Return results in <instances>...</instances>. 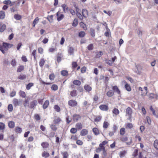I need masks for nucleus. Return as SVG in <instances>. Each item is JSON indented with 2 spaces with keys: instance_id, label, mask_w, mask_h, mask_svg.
Segmentation results:
<instances>
[{
  "instance_id": "f257e3e1",
  "label": "nucleus",
  "mask_w": 158,
  "mask_h": 158,
  "mask_svg": "<svg viewBox=\"0 0 158 158\" xmlns=\"http://www.w3.org/2000/svg\"><path fill=\"white\" fill-rule=\"evenodd\" d=\"M13 103L15 107L19 106L22 103V101L21 100H19L15 98L13 100Z\"/></svg>"
},
{
  "instance_id": "f03ea898",
  "label": "nucleus",
  "mask_w": 158,
  "mask_h": 158,
  "mask_svg": "<svg viewBox=\"0 0 158 158\" xmlns=\"http://www.w3.org/2000/svg\"><path fill=\"white\" fill-rule=\"evenodd\" d=\"M37 102L36 100H34L31 102L30 103L29 108L31 109L34 108L37 105Z\"/></svg>"
},
{
  "instance_id": "7ed1b4c3",
  "label": "nucleus",
  "mask_w": 158,
  "mask_h": 158,
  "mask_svg": "<svg viewBox=\"0 0 158 158\" xmlns=\"http://www.w3.org/2000/svg\"><path fill=\"white\" fill-rule=\"evenodd\" d=\"M68 104L71 106L74 107L77 106V102L75 100H71L69 101Z\"/></svg>"
},
{
  "instance_id": "20e7f679",
  "label": "nucleus",
  "mask_w": 158,
  "mask_h": 158,
  "mask_svg": "<svg viewBox=\"0 0 158 158\" xmlns=\"http://www.w3.org/2000/svg\"><path fill=\"white\" fill-rule=\"evenodd\" d=\"M112 89L114 91H113L114 92H116L119 95H120L121 92L118 87L116 85H114V86H112Z\"/></svg>"
},
{
  "instance_id": "39448f33",
  "label": "nucleus",
  "mask_w": 158,
  "mask_h": 158,
  "mask_svg": "<svg viewBox=\"0 0 158 158\" xmlns=\"http://www.w3.org/2000/svg\"><path fill=\"white\" fill-rule=\"evenodd\" d=\"M99 108L102 110L107 111L108 110V106L106 105H101L99 106Z\"/></svg>"
},
{
  "instance_id": "423d86ee",
  "label": "nucleus",
  "mask_w": 158,
  "mask_h": 158,
  "mask_svg": "<svg viewBox=\"0 0 158 158\" xmlns=\"http://www.w3.org/2000/svg\"><path fill=\"white\" fill-rule=\"evenodd\" d=\"M81 116L79 114H75L73 116V120L74 122H77L81 118Z\"/></svg>"
},
{
  "instance_id": "0eeeda50",
  "label": "nucleus",
  "mask_w": 158,
  "mask_h": 158,
  "mask_svg": "<svg viewBox=\"0 0 158 158\" xmlns=\"http://www.w3.org/2000/svg\"><path fill=\"white\" fill-rule=\"evenodd\" d=\"M3 46L7 50L9 48H11L13 46V45L11 44L3 43Z\"/></svg>"
},
{
  "instance_id": "6e6552de",
  "label": "nucleus",
  "mask_w": 158,
  "mask_h": 158,
  "mask_svg": "<svg viewBox=\"0 0 158 158\" xmlns=\"http://www.w3.org/2000/svg\"><path fill=\"white\" fill-rule=\"evenodd\" d=\"M149 98L150 99H157L158 98V96L156 94L153 93H151L149 94Z\"/></svg>"
},
{
  "instance_id": "1a4fd4ad",
  "label": "nucleus",
  "mask_w": 158,
  "mask_h": 158,
  "mask_svg": "<svg viewBox=\"0 0 158 158\" xmlns=\"http://www.w3.org/2000/svg\"><path fill=\"white\" fill-rule=\"evenodd\" d=\"M132 112V110L131 108L130 107H128L126 110V116L131 115Z\"/></svg>"
},
{
  "instance_id": "9d476101",
  "label": "nucleus",
  "mask_w": 158,
  "mask_h": 158,
  "mask_svg": "<svg viewBox=\"0 0 158 158\" xmlns=\"http://www.w3.org/2000/svg\"><path fill=\"white\" fill-rule=\"evenodd\" d=\"M74 48L71 47H69L68 50L69 55H72L74 54Z\"/></svg>"
},
{
  "instance_id": "9b49d317",
  "label": "nucleus",
  "mask_w": 158,
  "mask_h": 158,
  "mask_svg": "<svg viewBox=\"0 0 158 158\" xmlns=\"http://www.w3.org/2000/svg\"><path fill=\"white\" fill-rule=\"evenodd\" d=\"M29 99H28L25 100L23 103V105L25 108L29 107L30 104L29 105Z\"/></svg>"
},
{
  "instance_id": "f8f14e48",
  "label": "nucleus",
  "mask_w": 158,
  "mask_h": 158,
  "mask_svg": "<svg viewBox=\"0 0 158 158\" xmlns=\"http://www.w3.org/2000/svg\"><path fill=\"white\" fill-rule=\"evenodd\" d=\"M82 14L83 16L85 18H86L88 16V11L85 9H82Z\"/></svg>"
},
{
  "instance_id": "ddd939ff",
  "label": "nucleus",
  "mask_w": 158,
  "mask_h": 158,
  "mask_svg": "<svg viewBox=\"0 0 158 158\" xmlns=\"http://www.w3.org/2000/svg\"><path fill=\"white\" fill-rule=\"evenodd\" d=\"M84 88L86 92H89L92 90V88L89 85H85Z\"/></svg>"
},
{
  "instance_id": "4468645a",
  "label": "nucleus",
  "mask_w": 158,
  "mask_h": 158,
  "mask_svg": "<svg viewBox=\"0 0 158 158\" xmlns=\"http://www.w3.org/2000/svg\"><path fill=\"white\" fill-rule=\"evenodd\" d=\"M8 126L10 128H13L15 126V123L13 121H10L8 123Z\"/></svg>"
},
{
  "instance_id": "2eb2a0df",
  "label": "nucleus",
  "mask_w": 158,
  "mask_h": 158,
  "mask_svg": "<svg viewBox=\"0 0 158 158\" xmlns=\"http://www.w3.org/2000/svg\"><path fill=\"white\" fill-rule=\"evenodd\" d=\"M88 131L86 129H84L82 130L80 132V135L81 136H85L88 134Z\"/></svg>"
},
{
  "instance_id": "dca6fc26",
  "label": "nucleus",
  "mask_w": 158,
  "mask_h": 158,
  "mask_svg": "<svg viewBox=\"0 0 158 158\" xmlns=\"http://www.w3.org/2000/svg\"><path fill=\"white\" fill-rule=\"evenodd\" d=\"M124 82L125 83V87L126 89L128 91H131V89L130 85L128 84H127L126 81H124Z\"/></svg>"
},
{
  "instance_id": "f3484780",
  "label": "nucleus",
  "mask_w": 158,
  "mask_h": 158,
  "mask_svg": "<svg viewBox=\"0 0 158 158\" xmlns=\"http://www.w3.org/2000/svg\"><path fill=\"white\" fill-rule=\"evenodd\" d=\"M62 7L63 9V11L64 13L67 12L69 11L68 8L66 5L64 4L62 5Z\"/></svg>"
},
{
  "instance_id": "a211bd4d",
  "label": "nucleus",
  "mask_w": 158,
  "mask_h": 158,
  "mask_svg": "<svg viewBox=\"0 0 158 158\" xmlns=\"http://www.w3.org/2000/svg\"><path fill=\"white\" fill-rule=\"evenodd\" d=\"M114 94V92L111 90H110L107 92L106 95L109 97H111Z\"/></svg>"
},
{
  "instance_id": "6ab92c4d",
  "label": "nucleus",
  "mask_w": 158,
  "mask_h": 158,
  "mask_svg": "<svg viewBox=\"0 0 158 158\" xmlns=\"http://www.w3.org/2000/svg\"><path fill=\"white\" fill-rule=\"evenodd\" d=\"M76 127L77 129L78 130H81L83 126L81 123H78L76 124Z\"/></svg>"
},
{
  "instance_id": "aec40b11",
  "label": "nucleus",
  "mask_w": 158,
  "mask_h": 158,
  "mask_svg": "<svg viewBox=\"0 0 158 158\" xmlns=\"http://www.w3.org/2000/svg\"><path fill=\"white\" fill-rule=\"evenodd\" d=\"M15 130L16 132L20 134L22 131V129L19 127H16L15 128Z\"/></svg>"
},
{
  "instance_id": "412c9836",
  "label": "nucleus",
  "mask_w": 158,
  "mask_h": 158,
  "mask_svg": "<svg viewBox=\"0 0 158 158\" xmlns=\"http://www.w3.org/2000/svg\"><path fill=\"white\" fill-rule=\"evenodd\" d=\"M5 12L3 11H0V19H3L5 17Z\"/></svg>"
},
{
  "instance_id": "4be33fe9",
  "label": "nucleus",
  "mask_w": 158,
  "mask_h": 158,
  "mask_svg": "<svg viewBox=\"0 0 158 158\" xmlns=\"http://www.w3.org/2000/svg\"><path fill=\"white\" fill-rule=\"evenodd\" d=\"M49 104V101L48 100L46 101L43 105V108L44 109H46L48 107Z\"/></svg>"
},
{
  "instance_id": "5701e85b",
  "label": "nucleus",
  "mask_w": 158,
  "mask_h": 158,
  "mask_svg": "<svg viewBox=\"0 0 158 158\" xmlns=\"http://www.w3.org/2000/svg\"><path fill=\"white\" fill-rule=\"evenodd\" d=\"M39 19L38 17L36 18L33 21L32 25L33 27H35V25L39 21Z\"/></svg>"
},
{
  "instance_id": "b1692460",
  "label": "nucleus",
  "mask_w": 158,
  "mask_h": 158,
  "mask_svg": "<svg viewBox=\"0 0 158 158\" xmlns=\"http://www.w3.org/2000/svg\"><path fill=\"white\" fill-rule=\"evenodd\" d=\"M73 84L78 86L80 85L81 84V82L80 81L78 80H74L73 81Z\"/></svg>"
},
{
  "instance_id": "393cba45",
  "label": "nucleus",
  "mask_w": 158,
  "mask_h": 158,
  "mask_svg": "<svg viewBox=\"0 0 158 158\" xmlns=\"http://www.w3.org/2000/svg\"><path fill=\"white\" fill-rule=\"evenodd\" d=\"M92 130L94 134L96 135H97L99 133L98 129L96 128H93Z\"/></svg>"
},
{
  "instance_id": "a878e982",
  "label": "nucleus",
  "mask_w": 158,
  "mask_h": 158,
  "mask_svg": "<svg viewBox=\"0 0 158 158\" xmlns=\"http://www.w3.org/2000/svg\"><path fill=\"white\" fill-rule=\"evenodd\" d=\"M42 155L43 157L45 158L48 157L50 156L49 153L46 152H43Z\"/></svg>"
},
{
  "instance_id": "bb28decb",
  "label": "nucleus",
  "mask_w": 158,
  "mask_h": 158,
  "mask_svg": "<svg viewBox=\"0 0 158 158\" xmlns=\"http://www.w3.org/2000/svg\"><path fill=\"white\" fill-rule=\"evenodd\" d=\"M70 95L72 97H74L77 96V91L76 90H73L70 92Z\"/></svg>"
},
{
  "instance_id": "cd10ccee",
  "label": "nucleus",
  "mask_w": 158,
  "mask_h": 158,
  "mask_svg": "<svg viewBox=\"0 0 158 158\" xmlns=\"http://www.w3.org/2000/svg\"><path fill=\"white\" fill-rule=\"evenodd\" d=\"M112 112L114 114L117 115L119 114V111L117 109L115 108L113 109Z\"/></svg>"
},
{
  "instance_id": "c85d7f7f",
  "label": "nucleus",
  "mask_w": 158,
  "mask_h": 158,
  "mask_svg": "<svg viewBox=\"0 0 158 158\" xmlns=\"http://www.w3.org/2000/svg\"><path fill=\"white\" fill-rule=\"evenodd\" d=\"M45 61L44 59H41L39 63L40 66L41 67H43Z\"/></svg>"
},
{
  "instance_id": "c756f323",
  "label": "nucleus",
  "mask_w": 158,
  "mask_h": 158,
  "mask_svg": "<svg viewBox=\"0 0 158 158\" xmlns=\"http://www.w3.org/2000/svg\"><path fill=\"white\" fill-rule=\"evenodd\" d=\"M109 125V123L106 121H105L103 123V128L106 129L107 128Z\"/></svg>"
},
{
  "instance_id": "7c9ffc66",
  "label": "nucleus",
  "mask_w": 158,
  "mask_h": 158,
  "mask_svg": "<svg viewBox=\"0 0 158 158\" xmlns=\"http://www.w3.org/2000/svg\"><path fill=\"white\" fill-rule=\"evenodd\" d=\"M103 54V53L102 51H99V52H97L95 57L97 58H99L101 57L102 55Z\"/></svg>"
},
{
  "instance_id": "2f4dec72",
  "label": "nucleus",
  "mask_w": 158,
  "mask_h": 158,
  "mask_svg": "<svg viewBox=\"0 0 158 158\" xmlns=\"http://www.w3.org/2000/svg\"><path fill=\"white\" fill-rule=\"evenodd\" d=\"M3 3L5 4H10V6H12L13 5V4L11 3V1L10 0H5L3 2Z\"/></svg>"
},
{
  "instance_id": "473e14b6",
  "label": "nucleus",
  "mask_w": 158,
  "mask_h": 158,
  "mask_svg": "<svg viewBox=\"0 0 158 158\" xmlns=\"http://www.w3.org/2000/svg\"><path fill=\"white\" fill-rule=\"evenodd\" d=\"M125 133V129L124 128H122L120 131V134L121 135H123Z\"/></svg>"
},
{
  "instance_id": "72a5a7b5",
  "label": "nucleus",
  "mask_w": 158,
  "mask_h": 158,
  "mask_svg": "<svg viewBox=\"0 0 158 158\" xmlns=\"http://www.w3.org/2000/svg\"><path fill=\"white\" fill-rule=\"evenodd\" d=\"M24 69V66L23 65H21L17 69V72H20L23 70Z\"/></svg>"
},
{
  "instance_id": "f704fd0d",
  "label": "nucleus",
  "mask_w": 158,
  "mask_h": 158,
  "mask_svg": "<svg viewBox=\"0 0 158 158\" xmlns=\"http://www.w3.org/2000/svg\"><path fill=\"white\" fill-rule=\"evenodd\" d=\"M61 75L63 76H65L68 75V72L65 70H63L61 72Z\"/></svg>"
},
{
  "instance_id": "c9c22d12",
  "label": "nucleus",
  "mask_w": 158,
  "mask_h": 158,
  "mask_svg": "<svg viewBox=\"0 0 158 158\" xmlns=\"http://www.w3.org/2000/svg\"><path fill=\"white\" fill-rule=\"evenodd\" d=\"M154 146L155 148L158 149V140H156L154 141Z\"/></svg>"
},
{
  "instance_id": "e433bc0d",
  "label": "nucleus",
  "mask_w": 158,
  "mask_h": 158,
  "mask_svg": "<svg viewBox=\"0 0 158 158\" xmlns=\"http://www.w3.org/2000/svg\"><path fill=\"white\" fill-rule=\"evenodd\" d=\"M19 94L20 96L23 98H24L26 97L25 93L23 91L20 90L19 91Z\"/></svg>"
},
{
  "instance_id": "4c0bfd02",
  "label": "nucleus",
  "mask_w": 158,
  "mask_h": 158,
  "mask_svg": "<svg viewBox=\"0 0 158 158\" xmlns=\"http://www.w3.org/2000/svg\"><path fill=\"white\" fill-rule=\"evenodd\" d=\"M33 85V83H30L28 84L26 87V89L27 90H29L30 89L31 87Z\"/></svg>"
},
{
  "instance_id": "58836bf2",
  "label": "nucleus",
  "mask_w": 158,
  "mask_h": 158,
  "mask_svg": "<svg viewBox=\"0 0 158 158\" xmlns=\"http://www.w3.org/2000/svg\"><path fill=\"white\" fill-rule=\"evenodd\" d=\"M50 127L52 130L53 131H56L57 129L56 126L54 124H52L50 125Z\"/></svg>"
},
{
  "instance_id": "ea45409f",
  "label": "nucleus",
  "mask_w": 158,
  "mask_h": 158,
  "mask_svg": "<svg viewBox=\"0 0 158 158\" xmlns=\"http://www.w3.org/2000/svg\"><path fill=\"white\" fill-rule=\"evenodd\" d=\"M14 18L17 20H19L21 18V16L19 15L15 14L14 16Z\"/></svg>"
},
{
  "instance_id": "a19ab883",
  "label": "nucleus",
  "mask_w": 158,
  "mask_h": 158,
  "mask_svg": "<svg viewBox=\"0 0 158 158\" xmlns=\"http://www.w3.org/2000/svg\"><path fill=\"white\" fill-rule=\"evenodd\" d=\"M78 24V20L77 19H75L73 20V23H72V25L74 27L76 26Z\"/></svg>"
},
{
  "instance_id": "79ce46f5",
  "label": "nucleus",
  "mask_w": 158,
  "mask_h": 158,
  "mask_svg": "<svg viewBox=\"0 0 158 158\" xmlns=\"http://www.w3.org/2000/svg\"><path fill=\"white\" fill-rule=\"evenodd\" d=\"M5 124L2 122H0V130H3L5 129Z\"/></svg>"
},
{
  "instance_id": "37998d69",
  "label": "nucleus",
  "mask_w": 158,
  "mask_h": 158,
  "mask_svg": "<svg viewBox=\"0 0 158 158\" xmlns=\"http://www.w3.org/2000/svg\"><path fill=\"white\" fill-rule=\"evenodd\" d=\"M48 144L47 142H43L41 143V146L43 148H46L48 146Z\"/></svg>"
},
{
  "instance_id": "c03bdc74",
  "label": "nucleus",
  "mask_w": 158,
  "mask_h": 158,
  "mask_svg": "<svg viewBox=\"0 0 158 158\" xmlns=\"http://www.w3.org/2000/svg\"><path fill=\"white\" fill-rule=\"evenodd\" d=\"M87 49L89 50H92L94 48V45L92 44H90L88 45L87 47Z\"/></svg>"
},
{
  "instance_id": "a18cd8bd",
  "label": "nucleus",
  "mask_w": 158,
  "mask_h": 158,
  "mask_svg": "<svg viewBox=\"0 0 158 158\" xmlns=\"http://www.w3.org/2000/svg\"><path fill=\"white\" fill-rule=\"evenodd\" d=\"M77 131V129L74 128H72L70 130V132L71 133L75 134Z\"/></svg>"
},
{
  "instance_id": "49530a36",
  "label": "nucleus",
  "mask_w": 158,
  "mask_h": 158,
  "mask_svg": "<svg viewBox=\"0 0 158 158\" xmlns=\"http://www.w3.org/2000/svg\"><path fill=\"white\" fill-rule=\"evenodd\" d=\"M18 79L21 80H24L26 78V76L23 74H21L18 77Z\"/></svg>"
},
{
  "instance_id": "de8ad7c7",
  "label": "nucleus",
  "mask_w": 158,
  "mask_h": 158,
  "mask_svg": "<svg viewBox=\"0 0 158 158\" xmlns=\"http://www.w3.org/2000/svg\"><path fill=\"white\" fill-rule=\"evenodd\" d=\"M6 28V26L5 24H3L0 28V31L3 32Z\"/></svg>"
},
{
  "instance_id": "09e8293b",
  "label": "nucleus",
  "mask_w": 158,
  "mask_h": 158,
  "mask_svg": "<svg viewBox=\"0 0 158 158\" xmlns=\"http://www.w3.org/2000/svg\"><path fill=\"white\" fill-rule=\"evenodd\" d=\"M8 110L10 112H11L13 110V107L12 105L11 104H9L8 106Z\"/></svg>"
},
{
  "instance_id": "8fccbe9b",
  "label": "nucleus",
  "mask_w": 158,
  "mask_h": 158,
  "mask_svg": "<svg viewBox=\"0 0 158 158\" xmlns=\"http://www.w3.org/2000/svg\"><path fill=\"white\" fill-rule=\"evenodd\" d=\"M85 35V33L84 31H81L79 32V36L80 37H84Z\"/></svg>"
},
{
  "instance_id": "3c124183",
  "label": "nucleus",
  "mask_w": 158,
  "mask_h": 158,
  "mask_svg": "<svg viewBox=\"0 0 158 158\" xmlns=\"http://www.w3.org/2000/svg\"><path fill=\"white\" fill-rule=\"evenodd\" d=\"M16 94V91L15 90H13L10 93V96L11 98L13 97Z\"/></svg>"
},
{
  "instance_id": "603ef678",
  "label": "nucleus",
  "mask_w": 158,
  "mask_h": 158,
  "mask_svg": "<svg viewBox=\"0 0 158 158\" xmlns=\"http://www.w3.org/2000/svg\"><path fill=\"white\" fill-rule=\"evenodd\" d=\"M76 15L79 19H80L81 20H82L83 19V15L82 16L81 15L80 13V12L76 13Z\"/></svg>"
},
{
  "instance_id": "864d4df0",
  "label": "nucleus",
  "mask_w": 158,
  "mask_h": 158,
  "mask_svg": "<svg viewBox=\"0 0 158 158\" xmlns=\"http://www.w3.org/2000/svg\"><path fill=\"white\" fill-rule=\"evenodd\" d=\"M106 64H108L110 66L112 65L113 64V61H112L110 60H106Z\"/></svg>"
},
{
  "instance_id": "5fc2aeb1",
  "label": "nucleus",
  "mask_w": 158,
  "mask_h": 158,
  "mask_svg": "<svg viewBox=\"0 0 158 158\" xmlns=\"http://www.w3.org/2000/svg\"><path fill=\"white\" fill-rule=\"evenodd\" d=\"M51 89L52 90L55 91L58 89V86L56 85H53L51 87Z\"/></svg>"
},
{
  "instance_id": "6e6d98bb",
  "label": "nucleus",
  "mask_w": 158,
  "mask_h": 158,
  "mask_svg": "<svg viewBox=\"0 0 158 158\" xmlns=\"http://www.w3.org/2000/svg\"><path fill=\"white\" fill-rule=\"evenodd\" d=\"M54 108L57 112H59L60 111V108L58 105H55L54 106Z\"/></svg>"
},
{
  "instance_id": "4d7b16f0",
  "label": "nucleus",
  "mask_w": 158,
  "mask_h": 158,
  "mask_svg": "<svg viewBox=\"0 0 158 158\" xmlns=\"http://www.w3.org/2000/svg\"><path fill=\"white\" fill-rule=\"evenodd\" d=\"M64 17V16L63 14H61L60 16H59V17H57V20L58 21H60L62 19H63Z\"/></svg>"
},
{
  "instance_id": "13d9d810",
  "label": "nucleus",
  "mask_w": 158,
  "mask_h": 158,
  "mask_svg": "<svg viewBox=\"0 0 158 158\" xmlns=\"http://www.w3.org/2000/svg\"><path fill=\"white\" fill-rule=\"evenodd\" d=\"M133 127L132 124L131 123H128L126 126V127L128 128L129 129H131Z\"/></svg>"
},
{
  "instance_id": "bf43d9fd",
  "label": "nucleus",
  "mask_w": 158,
  "mask_h": 158,
  "mask_svg": "<svg viewBox=\"0 0 158 158\" xmlns=\"http://www.w3.org/2000/svg\"><path fill=\"white\" fill-rule=\"evenodd\" d=\"M63 158H68V153L66 152H64L63 153Z\"/></svg>"
},
{
  "instance_id": "052dcab7",
  "label": "nucleus",
  "mask_w": 158,
  "mask_h": 158,
  "mask_svg": "<svg viewBox=\"0 0 158 158\" xmlns=\"http://www.w3.org/2000/svg\"><path fill=\"white\" fill-rule=\"evenodd\" d=\"M11 65L13 66H15L16 65V62L15 59H13L10 63Z\"/></svg>"
},
{
  "instance_id": "680f3d73",
  "label": "nucleus",
  "mask_w": 158,
  "mask_h": 158,
  "mask_svg": "<svg viewBox=\"0 0 158 158\" xmlns=\"http://www.w3.org/2000/svg\"><path fill=\"white\" fill-rule=\"evenodd\" d=\"M86 67L84 66L82 67L81 69V72L82 73H85L86 71Z\"/></svg>"
},
{
  "instance_id": "e2e57ef3",
  "label": "nucleus",
  "mask_w": 158,
  "mask_h": 158,
  "mask_svg": "<svg viewBox=\"0 0 158 158\" xmlns=\"http://www.w3.org/2000/svg\"><path fill=\"white\" fill-rule=\"evenodd\" d=\"M102 118V117L101 116H98L97 117L94 119V121L95 122H98L100 121L101 119V118Z\"/></svg>"
},
{
  "instance_id": "0e129e2a",
  "label": "nucleus",
  "mask_w": 158,
  "mask_h": 158,
  "mask_svg": "<svg viewBox=\"0 0 158 158\" xmlns=\"http://www.w3.org/2000/svg\"><path fill=\"white\" fill-rule=\"evenodd\" d=\"M61 121L60 118H58L56 119H55L54 121V122L55 124L59 123Z\"/></svg>"
},
{
  "instance_id": "69168bd1",
  "label": "nucleus",
  "mask_w": 158,
  "mask_h": 158,
  "mask_svg": "<svg viewBox=\"0 0 158 158\" xmlns=\"http://www.w3.org/2000/svg\"><path fill=\"white\" fill-rule=\"evenodd\" d=\"M90 33L91 36L93 37H94L95 35V32L94 30L93 29H91L90 30Z\"/></svg>"
},
{
  "instance_id": "338daca9",
  "label": "nucleus",
  "mask_w": 158,
  "mask_h": 158,
  "mask_svg": "<svg viewBox=\"0 0 158 158\" xmlns=\"http://www.w3.org/2000/svg\"><path fill=\"white\" fill-rule=\"evenodd\" d=\"M80 26L82 27L85 30L86 29L85 25L82 22L80 23Z\"/></svg>"
},
{
  "instance_id": "774afa93",
  "label": "nucleus",
  "mask_w": 158,
  "mask_h": 158,
  "mask_svg": "<svg viewBox=\"0 0 158 158\" xmlns=\"http://www.w3.org/2000/svg\"><path fill=\"white\" fill-rule=\"evenodd\" d=\"M35 119L37 121L39 120L40 119V116L38 114H35L34 115Z\"/></svg>"
}]
</instances>
